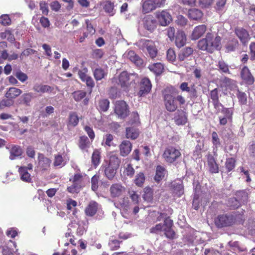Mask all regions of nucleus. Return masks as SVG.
I'll list each match as a JSON object with an SVG mask.
<instances>
[{"instance_id":"nucleus-58","label":"nucleus","mask_w":255,"mask_h":255,"mask_svg":"<svg viewBox=\"0 0 255 255\" xmlns=\"http://www.w3.org/2000/svg\"><path fill=\"white\" fill-rule=\"evenodd\" d=\"M228 204L230 207L235 209L241 206L240 202L236 198H231L229 199Z\"/></svg>"},{"instance_id":"nucleus-22","label":"nucleus","mask_w":255,"mask_h":255,"mask_svg":"<svg viewBox=\"0 0 255 255\" xmlns=\"http://www.w3.org/2000/svg\"><path fill=\"white\" fill-rule=\"evenodd\" d=\"M138 126H131L127 127L126 129V136L127 138L131 139H136L140 133L139 129L137 128Z\"/></svg>"},{"instance_id":"nucleus-44","label":"nucleus","mask_w":255,"mask_h":255,"mask_svg":"<svg viewBox=\"0 0 255 255\" xmlns=\"http://www.w3.org/2000/svg\"><path fill=\"white\" fill-rule=\"evenodd\" d=\"M93 75L96 81H100L107 75V73L102 68H98L93 71Z\"/></svg>"},{"instance_id":"nucleus-64","label":"nucleus","mask_w":255,"mask_h":255,"mask_svg":"<svg viewBox=\"0 0 255 255\" xmlns=\"http://www.w3.org/2000/svg\"><path fill=\"white\" fill-rule=\"evenodd\" d=\"M250 60L254 61L255 60V42L251 43L249 46Z\"/></svg>"},{"instance_id":"nucleus-23","label":"nucleus","mask_w":255,"mask_h":255,"mask_svg":"<svg viewBox=\"0 0 255 255\" xmlns=\"http://www.w3.org/2000/svg\"><path fill=\"white\" fill-rule=\"evenodd\" d=\"M179 88L182 92H188L191 99L196 98L197 97V90L194 85L189 87L188 83L185 82L180 84Z\"/></svg>"},{"instance_id":"nucleus-21","label":"nucleus","mask_w":255,"mask_h":255,"mask_svg":"<svg viewBox=\"0 0 255 255\" xmlns=\"http://www.w3.org/2000/svg\"><path fill=\"white\" fill-rule=\"evenodd\" d=\"M208 165L209 171L212 173H217L219 172V165L214 156L211 154H208L206 155Z\"/></svg>"},{"instance_id":"nucleus-52","label":"nucleus","mask_w":255,"mask_h":255,"mask_svg":"<svg viewBox=\"0 0 255 255\" xmlns=\"http://www.w3.org/2000/svg\"><path fill=\"white\" fill-rule=\"evenodd\" d=\"M75 101L78 102L84 98L86 96V92L82 90L75 91L72 93Z\"/></svg>"},{"instance_id":"nucleus-38","label":"nucleus","mask_w":255,"mask_h":255,"mask_svg":"<svg viewBox=\"0 0 255 255\" xmlns=\"http://www.w3.org/2000/svg\"><path fill=\"white\" fill-rule=\"evenodd\" d=\"M71 228L72 230H75L76 234L79 236L83 235L85 232L84 227L80 225L79 223L72 222L69 225V230H71Z\"/></svg>"},{"instance_id":"nucleus-11","label":"nucleus","mask_w":255,"mask_h":255,"mask_svg":"<svg viewBox=\"0 0 255 255\" xmlns=\"http://www.w3.org/2000/svg\"><path fill=\"white\" fill-rule=\"evenodd\" d=\"M152 87V84L150 80L146 77L142 78L139 83V90L138 95L140 97L144 96L148 94Z\"/></svg>"},{"instance_id":"nucleus-37","label":"nucleus","mask_w":255,"mask_h":255,"mask_svg":"<svg viewBox=\"0 0 255 255\" xmlns=\"http://www.w3.org/2000/svg\"><path fill=\"white\" fill-rule=\"evenodd\" d=\"M165 173V168L161 165H157L156 168V173L154 178V180L156 182H159L164 177Z\"/></svg>"},{"instance_id":"nucleus-49","label":"nucleus","mask_w":255,"mask_h":255,"mask_svg":"<svg viewBox=\"0 0 255 255\" xmlns=\"http://www.w3.org/2000/svg\"><path fill=\"white\" fill-rule=\"evenodd\" d=\"M239 42L237 39L233 38L226 45V48L228 51H233L238 47Z\"/></svg>"},{"instance_id":"nucleus-28","label":"nucleus","mask_w":255,"mask_h":255,"mask_svg":"<svg viewBox=\"0 0 255 255\" xmlns=\"http://www.w3.org/2000/svg\"><path fill=\"white\" fill-rule=\"evenodd\" d=\"M132 144L128 140H124L120 145V154L123 156L128 155L131 150Z\"/></svg>"},{"instance_id":"nucleus-2","label":"nucleus","mask_w":255,"mask_h":255,"mask_svg":"<svg viewBox=\"0 0 255 255\" xmlns=\"http://www.w3.org/2000/svg\"><path fill=\"white\" fill-rule=\"evenodd\" d=\"M222 38L216 33L208 32L205 38L198 42V48L201 50L212 53L221 48Z\"/></svg>"},{"instance_id":"nucleus-30","label":"nucleus","mask_w":255,"mask_h":255,"mask_svg":"<svg viewBox=\"0 0 255 255\" xmlns=\"http://www.w3.org/2000/svg\"><path fill=\"white\" fill-rule=\"evenodd\" d=\"M148 68L150 71L154 73L156 76L160 75L164 69V65L160 62L150 64Z\"/></svg>"},{"instance_id":"nucleus-14","label":"nucleus","mask_w":255,"mask_h":255,"mask_svg":"<svg viewBox=\"0 0 255 255\" xmlns=\"http://www.w3.org/2000/svg\"><path fill=\"white\" fill-rule=\"evenodd\" d=\"M172 220L169 217L166 218L164 221V228L163 231H164L165 236L170 239H174L175 236V233L172 228Z\"/></svg>"},{"instance_id":"nucleus-43","label":"nucleus","mask_w":255,"mask_h":255,"mask_svg":"<svg viewBox=\"0 0 255 255\" xmlns=\"http://www.w3.org/2000/svg\"><path fill=\"white\" fill-rule=\"evenodd\" d=\"M79 122V117L76 112H71L68 117V125L72 127H76Z\"/></svg>"},{"instance_id":"nucleus-4","label":"nucleus","mask_w":255,"mask_h":255,"mask_svg":"<svg viewBox=\"0 0 255 255\" xmlns=\"http://www.w3.org/2000/svg\"><path fill=\"white\" fill-rule=\"evenodd\" d=\"M181 156L180 149L172 145L166 147L162 154V157L164 161L170 164H172L177 161L181 157Z\"/></svg>"},{"instance_id":"nucleus-59","label":"nucleus","mask_w":255,"mask_h":255,"mask_svg":"<svg viewBox=\"0 0 255 255\" xmlns=\"http://www.w3.org/2000/svg\"><path fill=\"white\" fill-rule=\"evenodd\" d=\"M221 113L224 115V117H227V118L232 119L233 115V110L232 108H228L223 107L221 110Z\"/></svg>"},{"instance_id":"nucleus-60","label":"nucleus","mask_w":255,"mask_h":255,"mask_svg":"<svg viewBox=\"0 0 255 255\" xmlns=\"http://www.w3.org/2000/svg\"><path fill=\"white\" fill-rule=\"evenodd\" d=\"M220 90L216 88L211 90L210 93V97L212 101L219 100V93Z\"/></svg>"},{"instance_id":"nucleus-16","label":"nucleus","mask_w":255,"mask_h":255,"mask_svg":"<svg viewBox=\"0 0 255 255\" xmlns=\"http://www.w3.org/2000/svg\"><path fill=\"white\" fill-rule=\"evenodd\" d=\"M143 22L144 27L150 32H152L156 28L157 21L152 15H146Z\"/></svg>"},{"instance_id":"nucleus-41","label":"nucleus","mask_w":255,"mask_h":255,"mask_svg":"<svg viewBox=\"0 0 255 255\" xmlns=\"http://www.w3.org/2000/svg\"><path fill=\"white\" fill-rule=\"evenodd\" d=\"M128 125L139 126L140 121L139 115L137 112H133L130 115V119L128 122Z\"/></svg>"},{"instance_id":"nucleus-7","label":"nucleus","mask_w":255,"mask_h":255,"mask_svg":"<svg viewBox=\"0 0 255 255\" xmlns=\"http://www.w3.org/2000/svg\"><path fill=\"white\" fill-rule=\"evenodd\" d=\"M69 181L72 184L67 187L68 192L70 193H78L82 188L83 175L79 173H76L70 178Z\"/></svg>"},{"instance_id":"nucleus-57","label":"nucleus","mask_w":255,"mask_h":255,"mask_svg":"<svg viewBox=\"0 0 255 255\" xmlns=\"http://www.w3.org/2000/svg\"><path fill=\"white\" fill-rule=\"evenodd\" d=\"M237 96L239 99V102L241 104H246L247 102V98L246 94L244 92H241L239 90H238Z\"/></svg>"},{"instance_id":"nucleus-25","label":"nucleus","mask_w":255,"mask_h":255,"mask_svg":"<svg viewBox=\"0 0 255 255\" xmlns=\"http://www.w3.org/2000/svg\"><path fill=\"white\" fill-rule=\"evenodd\" d=\"M99 204L95 201H91L86 207L84 212L87 216L93 217L98 210Z\"/></svg>"},{"instance_id":"nucleus-47","label":"nucleus","mask_w":255,"mask_h":255,"mask_svg":"<svg viewBox=\"0 0 255 255\" xmlns=\"http://www.w3.org/2000/svg\"><path fill=\"white\" fill-rule=\"evenodd\" d=\"M110 102L108 99H104L99 101L98 109L102 112H106L109 108Z\"/></svg>"},{"instance_id":"nucleus-53","label":"nucleus","mask_w":255,"mask_h":255,"mask_svg":"<svg viewBox=\"0 0 255 255\" xmlns=\"http://www.w3.org/2000/svg\"><path fill=\"white\" fill-rule=\"evenodd\" d=\"M114 8V2H111L110 0H107L105 2L104 5V9L106 12H108L111 15L114 14L113 10Z\"/></svg>"},{"instance_id":"nucleus-35","label":"nucleus","mask_w":255,"mask_h":255,"mask_svg":"<svg viewBox=\"0 0 255 255\" xmlns=\"http://www.w3.org/2000/svg\"><path fill=\"white\" fill-rule=\"evenodd\" d=\"M203 15L201 10L195 8L190 9L188 11V17L193 20H199L202 17Z\"/></svg>"},{"instance_id":"nucleus-8","label":"nucleus","mask_w":255,"mask_h":255,"mask_svg":"<svg viewBox=\"0 0 255 255\" xmlns=\"http://www.w3.org/2000/svg\"><path fill=\"white\" fill-rule=\"evenodd\" d=\"M126 188L120 183H115L110 187V197L113 199L119 198L126 193Z\"/></svg>"},{"instance_id":"nucleus-19","label":"nucleus","mask_w":255,"mask_h":255,"mask_svg":"<svg viewBox=\"0 0 255 255\" xmlns=\"http://www.w3.org/2000/svg\"><path fill=\"white\" fill-rule=\"evenodd\" d=\"M34 98V96L33 93H25L18 98L17 103L20 105H22L25 107H30Z\"/></svg>"},{"instance_id":"nucleus-20","label":"nucleus","mask_w":255,"mask_h":255,"mask_svg":"<svg viewBox=\"0 0 255 255\" xmlns=\"http://www.w3.org/2000/svg\"><path fill=\"white\" fill-rule=\"evenodd\" d=\"M174 120L178 126L185 125L188 121L187 113L183 110H178L175 114Z\"/></svg>"},{"instance_id":"nucleus-26","label":"nucleus","mask_w":255,"mask_h":255,"mask_svg":"<svg viewBox=\"0 0 255 255\" xmlns=\"http://www.w3.org/2000/svg\"><path fill=\"white\" fill-rule=\"evenodd\" d=\"M207 30V26L205 24L199 25L196 26L192 33L191 38L197 40L200 38Z\"/></svg>"},{"instance_id":"nucleus-33","label":"nucleus","mask_w":255,"mask_h":255,"mask_svg":"<svg viewBox=\"0 0 255 255\" xmlns=\"http://www.w3.org/2000/svg\"><path fill=\"white\" fill-rule=\"evenodd\" d=\"M23 153L22 149L21 146L18 145H12L10 150L9 158L13 160L16 157H19L22 155Z\"/></svg>"},{"instance_id":"nucleus-32","label":"nucleus","mask_w":255,"mask_h":255,"mask_svg":"<svg viewBox=\"0 0 255 255\" xmlns=\"http://www.w3.org/2000/svg\"><path fill=\"white\" fill-rule=\"evenodd\" d=\"M34 91L37 93H51L54 90L53 88L47 85L36 84H35L33 87Z\"/></svg>"},{"instance_id":"nucleus-10","label":"nucleus","mask_w":255,"mask_h":255,"mask_svg":"<svg viewBox=\"0 0 255 255\" xmlns=\"http://www.w3.org/2000/svg\"><path fill=\"white\" fill-rule=\"evenodd\" d=\"M136 76L135 74L128 73L126 71H123L119 75L118 84L120 85L122 88H128L130 85V77Z\"/></svg>"},{"instance_id":"nucleus-54","label":"nucleus","mask_w":255,"mask_h":255,"mask_svg":"<svg viewBox=\"0 0 255 255\" xmlns=\"http://www.w3.org/2000/svg\"><path fill=\"white\" fill-rule=\"evenodd\" d=\"M99 175H95L91 178V188L92 190L96 191L98 188Z\"/></svg>"},{"instance_id":"nucleus-9","label":"nucleus","mask_w":255,"mask_h":255,"mask_svg":"<svg viewBox=\"0 0 255 255\" xmlns=\"http://www.w3.org/2000/svg\"><path fill=\"white\" fill-rule=\"evenodd\" d=\"M114 111L116 114L122 119L126 118L129 113L128 105L123 100L116 102Z\"/></svg>"},{"instance_id":"nucleus-48","label":"nucleus","mask_w":255,"mask_h":255,"mask_svg":"<svg viewBox=\"0 0 255 255\" xmlns=\"http://www.w3.org/2000/svg\"><path fill=\"white\" fill-rule=\"evenodd\" d=\"M145 176L143 172L137 174L134 180V183L138 187H142L145 181Z\"/></svg>"},{"instance_id":"nucleus-29","label":"nucleus","mask_w":255,"mask_h":255,"mask_svg":"<svg viewBox=\"0 0 255 255\" xmlns=\"http://www.w3.org/2000/svg\"><path fill=\"white\" fill-rule=\"evenodd\" d=\"M186 43V36L182 31H178L175 37V44L178 48L182 47Z\"/></svg>"},{"instance_id":"nucleus-46","label":"nucleus","mask_w":255,"mask_h":255,"mask_svg":"<svg viewBox=\"0 0 255 255\" xmlns=\"http://www.w3.org/2000/svg\"><path fill=\"white\" fill-rule=\"evenodd\" d=\"M236 160L234 158L230 157L226 159L225 167L228 172L232 171L235 167Z\"/></svg>"},{"instance_id":"nucleus-62","label":"nucleus","mask_w":255,"mask_h":255,"mask_svg":"<svg viewBox=\"0 0 255 255\" xmlns=\"http://www.w3.org/2000/svg\"><path fill=\"white\" fill-rule=\"evenodd\" d=\"M65 163L64 162V159L63 157L60 154H58L55 156L54 161L53 165L55 166H58L61 165H64Z\"/></svg>"},{"instance_id":"nucleus-3","label":"nucleus","mask_w":255,"mask_h":255,"mask_svg":"<svg viewBox=\"0 0 255 255\" xmlns=\"http://www.w3.org/2000/svg\"><path fill=\"white\" fill-rule=\"evenodd\" d=\"M236 222L235 216L231 213L218 215L214 219V223L218 228L230 227Z\"/></svg>"},{"instance_id":"nucleus-51","label":"nucleus","mask_w":255,"mask_h":255,"mask_svg":"<svg viewBox=\"0 0 255 255\" xmlns=\"http://www.w3.org/2000/svg\"><path fill=\"white\" fill-rule=\"evenodd\" d=\"M217 66L220 72L226 74L230 73L229 65L224 61H219Z\"/></svg>"},{"instance_id":"nucleus-45","label":"nucleus","mask_w":255,"mask_h":255,"mask_svg":"<svg viewBox=\"0 0 255 255\" xmlns=\"http://www.w3.org/2000/svg\"><path fill=\"white\" fill-rule=\"evenodd\" d=\"M117 169L108 166L104 170L105 175L109 180H112L115 176Z\"/></svg>"},{"instance_id":"nucleus-13","label":"nucleus","mask_w":255,"mask_h":255,"mask_svg":"<svg viewBox=\"0 0 255 255\" xmlns=\"http://www.w3.org/2000/svg\"><path fill=\"white\" fill-rule=\"evenodd\" d=\"M241 78L247 85H252L255 82V78L247 66H244L240 73Z\"/></svg>"},{"instance_id":"nucleus-50","label":"nucleus","mask_w":255,"mask_h":255,"mask_svg":"<svg viewBox=\"0 0 255 255\" xmlns=\"http://www.w3.org/2000/svg\"><path fill=\"white\" fill-rule=\"evenodd\" d=\"M144 193L143 194V198L147 201H150L153 198V190L149 187H146L144 189Z\"/></svg>"},{"instance_id":"nucleus-40","label":"nucleus","mask_w":255,"mask_h":255,"mask_svg":"<svg viewBox=\"0 0 255 255\" xmlns=\"http://www.w3.org/2000/svg\"><path fill=\"white\" fill-rule=\"evenodd\" d=\"M121 163V160L118 156L114 154H112L110 156L108 165L116 169H118Z\"/></svg>"},{"instance_id":"nucleus-31","label":"nucleus","mask_w":255,"mask_h":255,"mask_svg":"<svg viewBox=\"0 0 255 255\" xmlns=\"http://www.w3.org/2000/svg\"><path fill=\"white\" fill-rule=\"evenodd\" d=\"M22 91L16 87H10L5 94L6 98L9 99H14L22 94Z\"/></svg>"},{"instance_id":"nucleus-17","label":"nucleus","mask_w":255,"mask_h":255,"mask_svg":"<svg viewBox=\"0 0 255 255\" xmlns=\"http://www.w3.org/2000/svg\"><path fill=\"white\" fill-rule=\"evenodd\" d=\"M125 55L127 58L131 62L134 63L137 67H141L143 66L144 63L143 59L140 58L133 50L127 51Z\"/></svg>"},{"instance_id":"nucleus-15","label":"nucleus","mask_w":255,"mask_h":255,"mask_svg":"<svg viewBox=\"0 0 255 255\" xmlns=\"http://www.w3.org/2000/svg\"><path fill=\"white\" fill-rule=\"evenodd\" d=\"M235 33L243 45H246L250 40L249 32L243 27H236Z\"/></svg>"},{"instance_id":"nucleus-42","label":"nucleus","mask_w":255,"mask_h":255,"mask_svg":"<svg viewBox=\"0 0 255 255\" xmlns=\"http://www.w3.org/2000/svg\"><path fill=\"white\" fill-rule=\"evenodd\" d=\"M212 141L214 146V150H215V151H214V155H217L216 152L218 150V148L221 145V142L218 135L216 131H213L212 133Z\"/></svg>"},{"instance_id":"nucleus-6","label":"nucleus","mask_w":255,"mask_h":255,"mask_svg":"<svg viewBox=\"0 0 255 255\" xmlns=\"http://www.w3.org/2000/svg\"><path fill=\"white\" fill-rule=\"evenodd\" d=\"M142 50L147 53L149 57L154 59L157 55L158 49L154 42L151 40L143 39L141 40Z\"/></svg>"},{"instance_id":"nucleus-12","label":"nucleus","mask_w":255,"mask_h":255,"mask_svg":"<svg viewBox=\"0 0 255 255\" xmlns=\"http://www.w3.org/2000/svg\"><path fill=\"white\" fill-rule=\"evenodd\" d=\"M156 17L160 24L164 26L169 24L172 20L171 14L167 10L156 12Z\"/></svg>"},{"instance_id":"nucleus-18","label":"nucleus","mask_w":255,"mask_h":255,"mask_svg":"<svg viewBox=\"0 0 255 255\" xmlns=\"http://www.w3.org/2000/svg\"><path fill=\"white\" fill-rule=\"evenodd\" d=\"M120 208L122 216L128 218L129 215L130 202L127 197H124L119 202Z\"/></svg>"},{"instance_id":"nucleus-34","label":"nucleus","mask_w":255,"mask_h":255,"mask_svg":"<svg viewBox=\"0 0 255 255\" xmlns=\"http://www.w3.org/2000/svg\"><path fill=\"white\" fill-rule=\"evenodd\" d=\"M91 142L89 138L86 135L80 136L78 142V146L82 150L88 152V149L90 147Z\"/></svg>"},{"instance_id":"nucleus-56","label":"nucleus","mask_w":255,"mask_h":255,"mask_svg":"<svg viewBox=\"0 0 255 255\" xmlns=\"http://www.w3.org/2000/svg\"><path fill=\"white\" fill-rule=\"evenodd\" d=\"M122 241L118 240H110L109 245L112 251L117 250L120 248V244Z\"/></svg>"},{"instance_id":"nucleus-24","label":"nucleus","mask_w":255,"mask_h":255,"mask_svg":"<svg viewBox=\"0 0 255 255\" xmlns=\"http://www.w3.org/2000/svg\"><path fill=\"white\" fill-rule=\"evenodd\" d=\"M38 161L39 167L42 171L47 170L50 166L51 160L42 153H38Z\"/></svg>"},{"instance_id":"nucleus-5","label":"nucleus","mask_w":255,"mask_h":255,"mask_svg":"<svg viewBox=\"0 0 255 255\" xmlns=\"http://www.w3.org/2000/svg\"><path fill=\"white\" fill-rule=\"evenodd\" d=\"M166 0H142V12L149 13L157 8L163 7Z\"/></svg>"},{"instance_id":"nucleus-36","label":"nucleus","mask_w":255,"mask_h":255,"mask_svg":"<svg viewBox=\"0 0 255 255\" xmlns=\"http://www.w3.org/2000/svg\"><path fill=\"white\" fill-rule=\"evenodd\" d=\"M18 172L20 176V179L24 182H30L31 180V175L27 171V168L25 166H21L19 168Z\"/></svg>"},{"instance_id":"nucleus-55","label":"nucleus","mask_w":255,"mask_h":255,"mask_svg":"<svg viewBox=\"0 0 255 255\" xmlns=\"http://www.w3.org/2000/svg\"><path fill=\"white\" fill-rule=\"evenodd\" d=\"M128 193L129 194L130 198L131 199L133 204L138 205L140 198L139 195L136 193V192L133 190H131L129 191Z\"/></svg>"},{"instance_id":"nucleus-27","label":"nucleus","mask_w":255,"mask_h":255,"mask_svg":"<svg viewBox=\"0 0 255 255\" xmlns=\"http://www.w3.org/2000/svg\"><path fill=\"white\" fill-rule=\"evenodd\" d=\"M193 49L190 47L182 48L178 53L177 59L179 61H183L193 53Z\"/></svg>"},{"instance_id":"nucleus-61","label":"nucleus","mask_w":255,"mask_h":255,"mask_svg":"<svg viewBox=\"0 0 255 255\" xmlns=\"http://www.w3.org/2000/svg\"><path fill=\"white\" fill-rule=\"evenodd\" d=\"M166 57L168 61L171 62L175 61L176 59V54L173 49H169L166 52Z\"/></svg>"},{"instance_id":"nucleus-39","label":"nucleus","mask_w":255,"mask_h":255,"mask_svg":"<svg viewBox=\"0 0 255 255\" xmlns=\"http://www.w3.org/2000/svg\"><path fill=\"white\" fill-rule=\"evenodd\" d=\"M92 164L96 167L100 162L101 151L99 149H95L92 155L91 158Z\"/></svg>"},{"instance_id":"nucleus-63","label":"nucleus","mask_w":255,"mask_h":255,"mask_svg":"<svg viewBox=\"0 0 255 255\" xmlns=\"http://www.w3.org/2000/svg\"><path fill=\"white\" fill-rule=\"evenodd\" d=\"M87 72L88 69L86 67L84 68L82 70H79L78 71V74L79 77L82 82L85 81V79L89 76L87 74Z\"/></svg>"},{"instance_id":"nucleus-1","label":"nucleus","mask_w":255,"mask_h":255,"mask_svg":"<svg viewBox=\"0 0 255 255\" xmlns=\"http://www.w3.org/2000/svg\"><path fill=\"white\" fill-rule=\"evenodd\" d=\"M177 93V91L173 87H167L162 92L164 105L169 112H173L176 110L178 108L177 102L180 106L185 104V98L182 95L176 96Z\"/></svg>"}]
</instances>
